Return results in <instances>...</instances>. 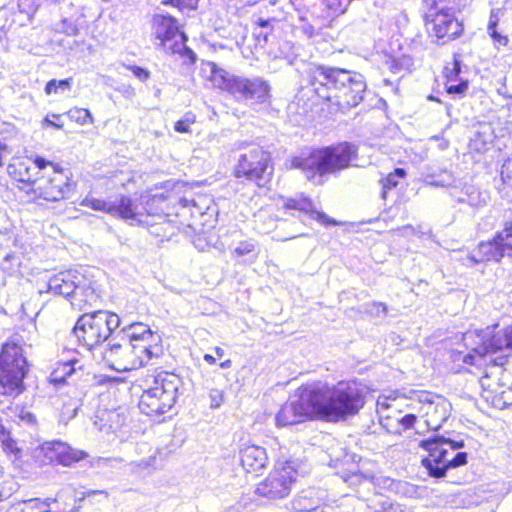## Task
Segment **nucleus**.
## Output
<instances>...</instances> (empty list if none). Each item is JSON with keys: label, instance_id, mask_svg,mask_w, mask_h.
<instances>
[{"label": "nucleus", "instance_id": "obj_1", "mask_svg": "<svg viewBox=\"0 0 512 512\" xmlns=\"http://www.w3.org/2000/svg\"><path fill=\"white\" fill-rule=\"evenodd\" d=\"M307 75L314 93L335 110L355 107L364 98L367 84L358 72L319 65L309 68Z\"/></svg>", "mask_w": 512, "mask_h": 512}, {"label": "nucleus", "instance_id": "obj_2", "mask_svg": "<svg viewBox=\"0 0 512 512\" xmlns=\"http://www.w3.org/2000/svg\"><path fill=\"white\" fill-rule=\"evenodd\" d=\"M308 397L315 399L317 416L331 422L356 415L365 404L364 389L356 381H339L332 386L322 382L311 383Z\"/></svg>", "mask_w": 512, "mask_h": 512}, {"label": "nucleus", "instance_id": "obj_3", "mask_svg": "<svg viewBox=\"0 0 512 512\" xmlns=\"http://www.w3.org/2000/svg\"><path fill=\"white\" fill-rule=\"evenodd\" d=\"M357 152L356 145L342 142L322 149L303 151L291 159V167L301 169L307 179L321 183L323 176L348 168L357 157Z\"/></svg>", "mask_w": 512, "mask_h": 512}, {"label": "nucleus", "instance_id": "obj_4", "mask_svg": "<svg viewBox=\"0 0 512 512\" xmlns=\"http://www.w3.org/2000/svg\"><path fill=\"white\" fill-rule=\"evenodd\" d=\"M420 446L428 452V455L422 459V465L431 477L442 478L449 469L467 463L466 452H457L450 457L451 453L464 447L463 440L456 441L442 435H434L423 439Z\"/></svg>", "mask_w": 512, "mask_h": 512}, {"label": "nucleus", "instance_id": "obj_5", "mask_svg": "<svg viewBox=\"0 0 512 512\" xmlns=\"http://www.w3.org/2000/svg\"><path fill=\"white\" fill-rule=\"evenodd\" d=\"M120 324L121 320L115 313L102 310L85 313L76 321L71 331V337L79 346L91 351L108 340Z\"/></svg>", "mask_w": 512, "mask_h": 512}, {"label": "nucleus", "instance_id": "obj_6", "mask_svg": "<svg viewBox=\"0 0 512 512\" xmlns=\"http://www.w3.org/2000/svg\"><path fill=\"white\" fill-rule=\"evenodd\" d=\"M309 470L310 466L306 460L289 459L281 466L275 467L259 482L254 492L268 501L283 500L290 495L298 476H304Z\"/></svg>", "mask_w": 512, "mask_h": 512}, {"label": "nucleus", "instance_id": "obj_7", "mask_svg": "<svg viewBox=\"0 0 512 512\" xmlns=\"http://www.w3.org/2000/svg\"><path fill=\"white\" fill-rule=\"evenodd\" d=\"M181 378L173 373L161 372L153 378L152 385L143 391L139 409L147 416H159L170 411L176 403Z\"/></svg>", "mask_w": 512, "mask_h": 512}, {"label": "nucleus", "instance_id": "obj_8", "mask_svg": "<svg viewBox=\"0 0 512 512\" xmlns=\"http://www.w3.org/2000/svg\"><path fill=\"white\" fill-rule=\"evenodd\" d=\"M28 371L22 347L13 342L3 344L0 351V394L11 398L22 394Z\"/></svg>", "mask_w": 512, "mask_h": 512}, {"label": "nucleus", "instance_id": "obj_9", "mask_svg": "<svg viewBox=\"0 0 512 512\" xmlns=\"http://www.w3.org/2000/svg\"><path fill=\"white\" fill-rule=\"evenodd\" d=\"M214 87L225 90L238 100H255L259 103L269 98L270 85L265 80L255 77L252 79L230 75L215 63L208 64Z\"/></svg>", "mask_w": 512, "mask_h": 512}, {"label": "nucleus", "instance_id": "obj_10", "mask_svg": "<svg viewBox=\"0 0 512 512\" xmlns=\"http://www.w3.org/2000/svg\"><path fill=\"white\" fill-rule=\"evenodd\" d=\"M272 173L270 155L260 146H253L241 154L235 167L237 178L243 177L255 182L259 187H264L270 182Z\"/></svg>", "mask_w": 512, "mask_h": 512}, {"label": "nucleus", "instance_id": "obj_11", "mask_svg": "<svg viewBox=\"0 0 512 512\" xmlns=\"http://www.w3.org/2000/svg\"><path fill=\"white\" fill-rule=\"evenodd\" d=\"M74 188L75 183L69 176L62 169L54 168L52 175L37 177L27 194L35 199L55 202L68 198Z\"/></svg>", "mask_w": 512, "mask_h": 512}, {"label": "nucleus", "instance_id": "obj_12", "mask_svg": "<svg viewBox=\"0 0 512 512\" xmlns=\"http://www.w3.org/2000/svg\"><path fill=\"white\" fill-rule=\"evenodd\" d=\"M311 391V384L299 388V399L285 403L275 416L276 425L285 427L295 425L308 418L317 416V408L314 397L306 398Z\"/></svg>", "mask_w": 512, "mask_h": 512}, {"label": "nucleus", "instance_id": "obj_13", "mask_svg": "<svg viewBox=\"0 0 512 512\" xmlns=\"http://www.w3.org/2000/svg\"><path fill=\"white\" fill-rule=\"evenodd\" d=\"M87 456L85 451L74 449L62 441L45 442L33 451V458L40 465L61 464L70 466Z\"/></svg>", "mask_w": 512, "mask_h": 512}, {"label": "nucleus", "instance_id": "obj_14", "mask_svg": "<svg viewBox=\"0 0 512 512\" xmlns=\"http://www.w3.org/2000/svg\"><path fill=\"white\" fill-rule=\"evenodd\" d=\"M419 412L425 418L428 428L438 430L450 416L451 403L443 396L429 392L418 395Z\"/></svg>", "mask_w": 512, "mask_h": 512}, {"label": "nucleus", "instance_id": "obj_15", "mask_svg": "<svg viewBox=\"0 0 512 512\" xmlns=\"http://www.w3.org/2000/svg\"><path fill=\"white\" fill-rule=\"evenodd\" d=\"M426 25L429 33L442 43L453 40L462 33V24L454 17V15L444 8L439 11H429L426 14Z\"/></svg>", "mask_w": 512, "mask_h": 512}, {"label": "nucleus", "instance_id": "obj_16", "mask_svg": "<svg viewBox=\"0 0 512 512\" xmlns=\"http://www.w3.org/2000/svg\"><path fill=\"white\" fill-rule=\"evenodd\" d=\"M80 205L124 220H136L137 218V205L130 197L124 195L114 201L97 199L88 195L81 201Z\"/></svg>", "mask_w": 512, "mask_h": 512}, {"label": "nucleus", "instance_id": "obj_17", "mask_svg": "<svg viewBox=\"0 0 512 512\" xmlns=\"http://www.w3.org/2000/svg\"><path fill=\"white\" fill-rule=\"evenodd\" d=\"M377 411L380 414L382 425L393 433H401L407 429H411L417 416L412 413L402 415V412L394 408L393 403L387 401L377 402Z\"/></svg>", "mask_w": 512, "mask_h": 512}, {"label": "nucleus", "instance_id": "obj_18", "mask_svg": "<svg viewBox=\"0 0 512 512\" xmlns=\"http://www.w3.org/2000/svg\"><path fill=\"white\" fill-rule=\"evenodd\" d=\"M502 351L512 352V325H509L492 335L482 347L479 348V353L489 357V361L497 366H503L508 355H501L493 358L492 355Z\"/></svg>", "mask_w": 512, "mask_h": 512}, {"label": "nucleus", "instance_id": "obj_19", "mask_svg": "<svg viewBox=\"0 0 512 512\" xmlns=\"http://www.w3.org/2000/svg\"><path fill=\"white\" fill-rule=\"evenodd\" d=\"M152 26L155 37L159 40V45L167 52L173 41L179 39V35H184L179 31L176 18L169 14L157 13L153 16Z\"/></svg>", "mask_w": 512, "mask_h": 512}, {"label": "nucleus", "instance_id": "obj_20", "mask_svg": "<svg viewBox=\"0 0 512 512\" xmlns=\"http://www.w3.org/2000/svg\"><path fill=\"white\" fill-rule=\"evenodd\" d=\"M508 252L499 242L493 238L487 242H481L477 249L461 258V262L466 267H474L480 263L488 261H500Z\"/></svg>", "mask_w": 512, "mask_h": 512}, {"label": "nucleus", "instance_id": "obj_21", "mask_svg": "<svg viewBox=\"0 0 512 512\" xmlns=\"http://www.w3.org/2000/svg\"><path fill=\"white\" fill-rule=\"evenodd\" d=\"M113 340L114 338L109 342V348L103 352L104 360L116 371H131V342L126 339H121V343L113 342Z\"/></svg>", "mask_w": 512, "mask_h": 512}, {"label": "nucleus", "instance_id": "obj_22", "mask_svg": "<svg viewBox=\"0 0 512 512\" xmlns=\"http://www.w3.org/2000/svg\"><path fill=\"white\" fill-rule=\"evenodd\" d=\"M284 214L300 217L301 214L308 215L312 219L324 225H335L336 221L329 218L325 213L314 209L312 202L304 197L288 198L283 203Z\"/></svg>", "mask_w": 512, "mask_h": 512}, {"label": "nucleus", "instance_id": "obj_23", "mask_svg": "<svg viewBox=\"0 0 512 512\" xmlns=\"http://www.w3.org/2000/svg\"><path fill=\"white\" fill-rule=\"evenodd\" d=\"M81 274L75 270H65L54 274L48 281L49 292L72 300Z\"/></svg>", "mask_w": 512, "mask_h": 512}, {"label": "nucleus", "instance_id": "obj_24", "mask_svg": "<svg viewBox=\"0 0 512 512\" xmlns=\"http://www.w3.org/2000/svg\"><path fill=\"white\" fill-rule=\"evenodd\" d=\"M339 478L352 488L359 497L365 498L363 491H370L374 483V474L360 471L358 465L353 464L351 468L337 472Z\"/></svg>", "mask_w": 512, "mask_h": 512}, {"label": "nucleus", "instance_id": "obj_25", "mask_svg": "<svg viewBox=\"0 0 512 512\" xmlns=\"http://www.w3.org/2000/svg\"><path fill=\"white\" fill-rule=\"evenodd\" d=\"M132 365L130 369L136 370L147 365L151 360L159 358L163 353L162 345L157 341L131 342Z\"/></svg>", "mask_w": 512, "mask_h": 512}, {"label": "nucleus", "instance_id": "obj_26", "mask_svg": "<svg viewBox=\"0 0 512 512\" xmlns=\"http://www.w3.org/2000/svg\"><path fill=\"white\" fill-rule=\"evenodd\" d=\"M240 462L247 472H258L267 465L268 456L265 448L257 445H247L239 452Z\"/></svg>", "mask_w": 512, "mask_h": 512}, {"label": "nucleus", "instance_id": "obj_27", "mask_svg": "<svg viewBox=\"0 0 512 512\" xmlns=\"http://www.w3.org/2000/svg\"><path fill=\"white\" fill-rule=\"evenodd\" d=\"M121 339H126L130 342H160V336L152 332L150 327L144 323L136 322L124 326L118 335Z\"/></svg>", "mask_w": 512, "mask_h": 512}, {"label": "nucleus", "instance_id": "obj_28", "mask_svg": "<svg viewBox=\"0 0 512 512\" xmlns=\"http://www.w3.org/2000/svg\"><path fill=\"white\" fill-rule=\"evenodd\" d=\"M9 175L16 181L23 183L21 187L27 193V190L32 188V183L36 180L34 176L37 172H34L31 168L30 160L16 159L8 165Z\"/></svg>", "mask_w": 512, "mask_h": 512}, {"label": "nucleus", "instance_id": "obj_29", "mask_svg": "<svg viewBox=\"0 0 512 512\" xmlns=\"http://www.w3.org/2000/svg\"><path fill=\"white\" fill-rule=\"evenodd\" d=\"M461 62L454 60L453 68L446 73L445 89L453 97H462L468 89V81L460 77Z\"/></svg>", "mask_w": 512, "mask_h": 512}, {"label": "nucleus", "instance_id": "obj_30", "mask_svg": "<svg viewBox=\"0 0 512 512\" xmlns=\"http://www.w3.org/2000/svg\"><path fill=\"white\" fill-rule=\"evenodd\" d=\"M321 499L313 489L303 490L290 503L295 512H316L321 506Z\"/></svg>", "mask_w": 512, "mask_h": 512}, {"label": "nucleus", "instance_id": "obj_31", "mask_svg": "<svg viewBox=\"0 0 512 512\" xmlns=\"http://www.w3.org/2000/svg\"><path fill=\"white\" fill-rule=\"evenodd\" d=\"M94 283L85 279L81 274V281L78 280L76 291L71 300L73 306L81 307L82 304L92 305L98 299Z\"/></svg>", "mask_w": 512, "mask_h": 512}, {"label": "nucleus", "instance_id": "obj_32", "mask_svg": "<svg viewBox=\"0 0 512 512\" xmlns=\"http://www.w3.org/2000/svg\"><path fill=\"white\" fill-rule=\"evenodd\" d=\"M1 447L4 453L14 462L22 458V449L19 447L18 442L11 436L10 431L7 429L0 436Z\"/></svg>", "mask_w": 512, "mask_h": 512}, {"label": "nucleus", "instance_id": "obj_33", "mask_svg": "<svg viewBox=\"0 0 512 512\" xmlns=\"http://www.w3.org/2000/svg\"><path fill=\"white\" fill-rule=\"evenodd\" d=\"M186 41L187 36L185 34L179 35V39H176L173 41V43L170 44L167 53L179 54L183 58L188 59L189 63L193 64L196 61V54L192 49L186 46Z\"/></svg>", "mask_w": 512, "mask_h": 512}, {"label": "nucleus", "instance_id": "obj_34", "mask_svg": "<svg viewBox=\"0 0 512 512\" xmlns=\"http://www.w3.org/2000/svg\"><path fill=\"white\" fill-rule=\"evenodd\" d=\"M43 506L40 498H31L12 503L6 512H42Z\"/></svg>", "mask_w": 512, "mask_h": 512}, {"label": "nucleus", "instance_id": "obj_35", "mask_svg": "<svg viewBox=\"0 0 512 512\" xmlns=\"http://www.w3.org/2000/svg\"><path fill=\"white\" fill-rule=\"evenodd\" d=\"M257 247H258L257 242L254 239L240 241L234 247V249L232 251V255L234 257L252 256V257L256 258Z\"/></svg>", "mask_w": 512, "mask_h": 512}, {"label": "nucleus", "instance_id": "obj_36", "mask_svg": "<svg viewBox=\"0 0 512 512\" xmlns=\"http://www.w3.org/2000/svg\"><path fill=\"white\" fill-rule=\"evenodd\" d=\"M406 176V171L403 168H396L394 172L388 174L385 178L381 180L382 184V193L381 196L383 199L386 198L387 192L398 185V179L404 178Z\"/></svg>", "mask_w": 512, "mask_h": 512}, {"label": "nucleus", "instance_id": "obj_37", "mask_svg": "<svg viewBox=\"0 0 512 512\" xmlns=\"http://www.w3.org/2000/svg\"><path fill=\"white\" fill-rule=\"evenodd\" d=\"M19 264L20 258L15 252L8 249L0 251V268L2 270H13L15 267H18Z\"/></svg>", "mask_w": 512, "mask_h": 512}, {"label": "nucleus", "instance_id": "obj_38", "mask_svg": "<svg viewBox=\"0 0 512 512\" xmlns=\"http://www.w3.org/2000/svg\"><path fill=\"white\" fill-rule=\"evenodd\" d=\"M72 78H67L63 80L52 79L46 83L45 93L47 95L64 93L68 91L72 87Z\"/></svg>", "mask_w": 512, "mask_h": 512}, {"label": "nucleus", "instance_id": "obj_39", "mask_svg": "<svg viewBox=\"0 0 512 512\" xmlns=\"http://www.w3.org/2000/svg\"><path fill=\"white\" fill-rule=\"evenodd\" d=\"M67 116L70 120L75 121L81 125L86 123H93L94 118L88 109L74 107L67 112Z\"/></svg>", "mask_w": 512, "mask_h": 512}, {"label": "nucleus", "instance_id": "obj_40", "mask_svg": "<svg viewBox=\"0 0 512 512\" xmlns=\"http://www.w3.org/2000/svg\"><path fill=\"white\" fill-rule=\"evenodd\" d=\"M19 488L20 485L13 478L0 482V502L8 500Z\"/></svg>", "mask_w": 512, "mask_h": 512}, {"label": "nucleus", "instance_id": "obj_41", "mask_svg": "<svg viewBox=\"0 0 512 512\" xmlns=\"http://www.w3.org/2000/svg\"><path fill=\"white\" fill-rule=\"evenodd\" d=\"M512 238V218L504 221L503 229L498 231L494 236L495 241L499 242L505 249L509 251L512 247L507 241Z\"/></svg>", "mask_w": 512, "mask_h": 512}, {"label": "nucleus", "instance_id": "obj_42", "mask_svg": "<svg viewBox=\"0 0 512 512\" xmlns=\"http://www.w3.org/2000/svg\"><path fill=\"white\" fill-rule=\"evenodd\" d=\"M17 417L21 424L26 425L28 427L34 428L37 424L36 416L24 408H21L19 410Z\"/></svg>", "mask_w": 512, "mask_h": 512}, {"label": "nucleus", "instance_id": "obj_43", "mask_svg": "<svg viewBox=\"0 0 512 512\" xmlns=\"http://www.w3.org/2000/svg\"><path fill=\"white\" fill-rule=\"evenodd\" d=\"M324 4L334 15H341L346 11V7L342 8L341 0H324Z\"/></svg>", "mask_w": 512, "mask_h": 512}, {"label": "nucleus", "instance_id": "obj_44", "mask_svg": "<svg viewBox=\"0 0 512 512\" xmlns=\"http://www.w3.org/2000/svg\"><path fill=\"white\" fill-rule=\"evenodd\" d=\"M199 0H168L167 3H170L173 6L178 7L179 9H195L197 7V3Z\"/></svg>", "mask_w": 512, "mask_h": 512}, {"label": "nucleus", "instance_id": "obj_45", "mask_svg": "<svg viewBox=\"0 0 512 512\" xmlns=\"http://www.w3.org/2000/svg\"><path fill=\"white\" fill-rule=\"evenodd\" d=\"M393 484H394L393 479H391L389 477L374 475V483L372 485V488L376 489L378 487V488L390 489Z\"/></svg>", "mask_w": 512, "mask_h": 512}, {"label": "nucleus", "instance_id": "obj_46", "mask_svg": "<svg viewBox=\"0 0 512 512\" xmlns=\"http://www.w3.org/2000/svg\"><path fill=\"white\" fill-rule=\"evenodd\" d=\"M209 398H210V406L212 408H218V407H220V405L223 401V392L218 389H213L210 391Z\"/></svg>", "mask_w": 512, "mask_h": 512}, {"label": "nucleus", "instance_id": "obj_47", "mask_svg": "<svg viewBox=\"0 0 512 512\" xmlns=\"http://www.w3.org/2000/svg\"><path fill=\"white\" fill-rule=\"evenodd\" d=\"M128 68L132 71L133 75L142 82H145L150 77V72L145 68L136 65L129 66Z\"/></svg>", "mask_w": 512, "mask_h": 512}, {"label": "nucleus", "instance_id": "obj_48", "mask_svg": "<svg viewBox=\"0 0 512 512\" xmlns=\"http://www.w3.org/2000/svg\"><path fill=\"white\" fill-rule=\"evenodd\" d=\"M154 462H155V457H148L146 459H141L138 462H132L131 466L133 467V469L144 470V469H147L150 466H152L154 464Z\"/></svg>", "mask_w": 512, "mask_h": 512}, {"label": "nucleus", "instance_id": "obj_49", "mask_svg": "<svg viewBox=\"0 0 512 512\" xmlns=\"http://www.w3.org/2000/svg\"><path fill=\"white\" fill-rule=\"evenodd\" d=\"M477 138L482 141L483 144L491 142L493 137L489 126H483L482 131L477 132Z\"/></svg>", "mask_w": 512, "mask_h": 512}, {"label": "nucleus", "instance_id": "obj_50", "mask_svg": "<svg viewBox=\"0 0 512 512\" xmlns=\"http://www.w3.org/2000/svg\"><path fill=\"white\" fill-rule=\"evenodd\" d=\"M499 13H500L499 9L491 10L488 25H487V30H492L497 27L498 22H499Z\"/></svg>", "mask_w": 512, "mask_h": 512}, {"label": "nucleus", "instance_id": "obj_51", "mask_svg": "<svg viewBox=\"0 0 512 512\" xmlns=\"http://www.w3.org/2000/svg\"><path fill=\"white\" fill-rule=\"evenodd\" d=\"M490 37L497 43L501 45H506L508 42V39L506 36L501 35L496 28L492 30H487Z\"/></svg>", "mask_w": 512, "mask_h": 512}, {"label": "nucleus", "instance_id": "obj_52", "mask_svg": "<svg viewBox=\"0 0 512 512\" xmlns=\"http://www.w3.org/2000/svg\"><path fill=\"white\" fill-rule=\"evenodd\" d=\"M48 162L41 157H37L34 162H31V168L34 172H37V174L40 172V170L44 169L47 166Z\"/></svg>", "mask_w": 512, "mask_h": 512}, {"label": "nucleus", "instance_id": "obj_53", "mask_svg": "<svg viewBox=\"0 0 512 512\" xmlns=\"http://www.w3.org/2000/svg\"><path fill=\"white\" fill-rule=\"evenodd\" d=\"M95 495H103L104 498H108V493L105 490H88L83 493L82 497L79 498L82 501L86 497H92Z\"/></svg>", "mask_w": 512, "mask_h": 512}, {"label": "nucleus", "instance_id": "obj_54", "mask_svg": "<svg viewBox=\"0 0 512 512\" xmlns=\"http://www.w3.org/2000/svg\"><path fill=\"white\" fill-rule=\"evenodd\" d=\"M175 131L179 133H187L189 132V125L187 121H183L182 119L177 121L174 126Z\"/></svg>", "mask_w": 512, "mask_h": 512}, {"label": "nucleus", "instance_id": "obj_55", "mask_svg": "<svg viewBox=\"0 0 512 512\" xmlns=\"http://www.w3.org/2000/svg\"><path fill=\"white\" fill-rule=\"evenodd\" d=\"M372 307L374 308V313L379 316V315H386L387 313V306L384 304V303H376L374 302L372 304Z\"/></svg>", "mask_w": 512, "mask_h": 512}, {"label": "nucleus", "instance_id": "obj_56", "mask_svg": "<svg viewBox=\"0 0 512 512\" xmlns=\"http://www.w3.org/2000/svg\"><path fill=\"white\" fill-rule=\"evenodd\" d=\"M63 30L65 33H67L69 35H74L77 32V27H76V25L68 22V20L65 19L63 21Z\"/></svg>", "mask_w": 512, "mask_h": 512}, {"label": "nucleus", "instance_id": "obj_57", "mask_svg": "<svg viewBox=\"0 0 512 512\" xmlns=\"http://www.w3.org/2000/svg\"><path fill=\"white\" fill-rule=\"evenodd\" d=\"M459 203H467L470 206H477L479 202L477 201L476 197L473 196V193L467 195V197H461L458 199Z\"/></svg>", "mask_w": 512, "mask_h": 512}, {"label": "nucleus", "instance_id": "obj_58", "mask_svg": "<svg viewBox=\"0 0 512 512\" xmlns=\"http://www.w3.org/2000/svg\"><path fill=\"white\" fill-rule=\"evenodd\" d=\"M42 126L43 127L49 126V127H53V128H56V129H62L63 124H59V123L54 122L53 120L50 119V116L47 115L44 118V120L42 121Z\"/></svg>", "mask_w": 512, "mask_h": 512}, {"label": "nucleus", "instance_id": "obj_59", "mask_svg": "<svg viewBox=\"0 0 512 512\" xmlns=\"http://www.w3.org/2000/svg\"><path fill=\"white\" fill-rule=\"evenodd\" d=\"M57 500H58L57 497H55V498L48 497V498H46L44 500H41V503H43L45 505V506L42 507V512H50V509H49L50 505L52 503L57 502Z\"/></svg>", "mask_w": 512, "mask_h": 512}, {"label": "nucleus", "instance_id": "obj_60", "mask_svg": "<svg viewBox=\"0 0 512 512\" xmlns=\"http://www.w3.org/2000/svg\"><path fill=\"white\" fill-rule=\"evenodd\" d=\"M270 21V19L259 18L256 23L261 28H267L270 26Z\"/></svg>", "mask_w": 512, "mask_h": 512}, {"label": "nucleus", "instance_id": "obj_61", "mask_svg": "<svg viewBox=\"0 0 512 512\" xmlns=\"http://www.w3.org/2000/svg\"><path fill=\"white\" fill-rule=\"evenodd\" d=\"M204 360H205L207 363L211 364V365H212V364H214V363H215V361H216V360H215V358H214L212 355H210V354H205V355H204Z\"/></svg>", "mask_w": 512, "mask_h": 512}, {"label": "nucleus", "instance_id": "obj_62", "mask_svg": "<svg viewBox=\"0 0 512 512\" xmlns=\"http://www.w3.org/2000/svg\"><path fill=\"white\" fill-rule=\"evenodd\" d=\"M182 120H183V121H187V122H188V125H190L191 123H193V122H194V117H193V116H191V115H189V114H187V115L185 116V118H184V119H182Z\"/></svg>", "mask_w": 512, "mask_h": 512}, {"label": "nucleus", "instance_id": "obj_63", "mask_svg": "<svg viewBox=\"0 0 512 512\" xmlns=\"http://www.w3.org/2000/svg\"><path fill=\"white\" fill-rule=\"evenodd\" d=\"M402 230H404L405 232L406 231H409V232H414V228L411 226V225H406L402 228Z\"/></svg>", "mask_w": 512, "mask_h": 512}, {"label": "nucleus", "instance_id": "obj_64", "mask_svg": "<svg viewBox=\"0 0 512 512\" xmlns=\"http://www.w3.org/2000/svg\"><path fill=\"white\" fill-rule=\"evenodd\" d=\"M220 366H221L222 368H227V367H229V366H230V360H227V361H225V362L221 363V364H220Z\"/></svg>", "mask_w": 512, "mask_h": 512}]
</instances>
